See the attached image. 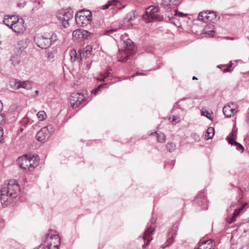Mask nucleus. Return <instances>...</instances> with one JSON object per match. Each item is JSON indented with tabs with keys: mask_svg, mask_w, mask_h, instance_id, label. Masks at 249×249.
I'll return each mask as SVG.
<instances>
[{
	"mask_svg": "<svg viewBox=\"0 0 249 249\" xmlns=\"http://www.w3.org/2000/svg\"><path fill=\"white\" fill-rule=\"evenodd\" d=\"M19 192V184L16 180H11L7 186H2L0 191V200L3 207L7 206L11 203L13 199L16 198Z\"/></svg>",
	"mask_w": 249,
	"mask_h": 249,
	"instance_id": "1",
	"label": "nucleus"
},
{
	"mask_svg": "<svg viewBox=\"0 0 249 249\" xmlns=\"http://www.w3.org/2000/svg\"><path fill=\"white\" fill-rule=\"evenodd\" d=\"M57 39V36L54 32L45 33L43 35L37 34L34 36L35 44L42 49L49 48Z\"/></svg>",
	"mask_w": 249,
	"mask_h": 249,
	"instance_id": "2",
	"label": "nucleus"
},
{
	"mask_svg": "<svg viewBox=\"0 0 249 249\" xmlns=\"http://www.w3.org/2000/svg\"><path fill=\"white\" fill-rule=\"evenodd\" d=\"M124 50H119L118 54V61L121 62H125L131 54L135 53V48L134 42L130 39H127L123 43Z\"/></svg>",
	"mask_w": 249,
	"mask_h": 249,
	"instance_id": "3",
	"label": "nucleus"
},
{
	"mask_svg": "<svg viewBox=\"0 0 249 249\" xmlns=\"http://www.w3.org/2000/svg\"><path fill=\"white\" fill-rule=\"evenodd\" d=\"M159 8L158 7L151 6L146 9L145 12L143 15V19L146 22L154 21H160L163 18L159 14Z\"/></svg>",
	"mask_w": 249,
	"mask_h": 249,
	"instance_id": "4",
	"label": "nucleus"
},
{
	"mask_svg": "<svg viewBox=\"0 0 249 249\" xmlns=\"http://www.w3.org/2000/svg\"><path fill=\"white\" fill-rule=\"evenodd\" d=\"M60 238L58 235H48L44 243V249H58Z\"/></svg>",
	"mask_w": 249,
	"mask_h": 249,
	"instance_id": "5",
	"label": "nucleus"
},
{
	"mask_svg": "<svg viewBox=\"0 0 249 249\" xmlns=\"http://www.w3.org/2000/svg\"><path fill=\"white\" fill-rule=\"evenodd\" d=\"M73 12L71 9H67L59 12L57 15L58 19L61 22L64 28L69 26V21L72 18Z\"/></svg>",
	"mask_w": 249,
	"mask_h": 249,
	"instance_id": "6",
	"label": "nucleus"
},
{
	"mask_svg": "<svg viewBox=\"0 0 249 249\" xmlns=\"http://www.w3.org/2000/svg\"><path fill=\"white\" fill-rule=\"evenodd\" d=\"M53 131L52 125H48L44 126L37 132L36 138L38 141L44 143L49 139Z\"/></svg>",
	"mask_w": 249,
	"mask_h": 249,
	"instance_id": "7",
	"label": "nucleus"
},
{
	"mask_svg": "<svg viewBox=\"0 0 249 249\" xmlns=\"http://www.w3.org/2000/svg\"><path fill=\"white\" fill-rule=\"evenodd\" d=\"M84 100V95L81 93H73L69 98L71 106L73 108L78 107L82 103Z\"/></svg>",
	"mask_w": 249,
	"mask_h": 249,
	"instance_id": "8",
	"label": "nucleus"
},
{
	"mask_svg": "<svg viewBox=\"0 0 249 249\" xmlns=\"http://www.w3.org/2000/svg\"><path fill=\"white\" fill-rule=\"evenodd\" d=\"M198 19L205 23L211 21L214 22L216 20V13L213 11H203L200 12L198 16Z\"/></svg>",
	"mask_w": 249,
	"mask_h": 249,
	"instance_id": "9",
	"label": "nucleus"
},
{
	"mask_svg": "<svg viewBox=\"0 0 249 249\" xmlns=\"http://www.w3.org/2000/svg\"><path fill=\"white\" fill-rule=\"evenodd\" d=\"M89 36V33L88 31L81 29L75 30L72 33L73 39L77 41L86 39Z\"/></svg>",
	"mask_w": 249,
	"mask_h": 249,
	"instance_id": "10",
	"label": "nucleus"
},
{
	"mask_svg": "<svg viewBox=\"0 0 249 249\" xmlns=\"http://www.w3.org/2000/svg\"><path fill=\"white\" fill-rule=\"evenodd\" d=\"M11 29L15 33L23 32L25 29L24 25V20L22 18H18L15 23L13 24Z\"/></svg>",
	"mask_w": 249,
	"mask_h": 249,
	"instance_id": "11",
	"label": "nucleus"
},
{
	"mask_svg": "<svg viewBox=\"0 0 249 249\" xmlns=\"http://www.w3.org/2000/svg\"><path fill=\"white\" fill-rule=\"evenodd\" d=\"M235 107V105L233 103H230L224 106L223 108V112L225 116L227 118H230L236 113V110Z\"/></svg>",
	"mask_w": 249,
	"mask_h": 249,
	"instance_id": "12",
	"label": "nucleus"
},
{
	"mask_svg": "<svg viewBox=\"0 0 249 249\" xmlns=\"http://www.w3.org/2000/svg\"><path fill=\"white\" fill-rule=\"evenodd\" d=\"M154 231V228L151 226L147 225V229L145 231L144 235L142 237V239L144 240H146V244H144L143 245V248H146V247L149 244L150 241L152 239L151 235Z\"/></svg>",
	"mask_w": 249,
	"mask_h": 249,
	"instance_id": "13",
	"label": "nucleus"
},
{
	"mask_svg": "<svg viewBox=\"0 0 249 249\" xmlns=\"http://www.w3.org/2000/svg\"><path fill=\"white\" fill-rule=\"evenodd\" d=\"M19 166L25 170H29V158L27 155L20 157L18 159Z\"/></svg>",
	"mask_w": 249,
	"mask_h": 249,
	"instance_id": "14",
	"label": "nucleus"
},
{
	"mask_svg": "<svg viewBox=\"0 0 249 249\" xmlns=\"http://www.w3.org/2000/svg\"><path fill=\"white\" fill-rule=\"evenodd\" d=\"M75 18L77 24L83 27L87 26L91 21V20L84 17L82 14H78L77 13L75 15Z\"/></svg>",
	"mask_w": 249,
	"mask_h": 249,
	"instance_id": "15",
	"label": "nucleus"
},
{
	"mask_svg": "<svg viewBox=\"0 0 249 249\" xmlns=\"http://www.w3.org/2000/svg\"><path fill=\"white\" fill-rule=\"evenodd\" d=\"M196 202L202 207V210L207 209V201L204 193H201L196 197Z\"/></svg>",
	"mask_w": 249,
	"mask_h": 249,
	"instance_id": "16",
	"label": "nucleus"
},
{
	"mask_svg": "<svg viewBox=\"0 0 249 249\" xmlns=\"http://www.w3.org/2000/svg\"><path fill=\"white\" fill-rule=\"evenodd\" d=\"M29 171L34 170L39 164V157L38 155L29 156Z\"/></svg>",
	"mask_w": 249,
	"mask_h": 249,
	"instance_id": "17",
	"label": "nucleus"
},
{
	"mask_svg": "<svg viewBox=\"0 0 249 249\" xmlns=\"http://www.w3.org/2000/svg\"><path fill=\"white\" fill-rule=\"evenodd\" d=\"M18 18V17L15 15L5 16L3 19V23L5 25L7 26L11 29L13 24L15 23V22L16 21V20Z\"/></svg>",
	"mask_w": 249,
	"mask_h": 249,
	"instance_id": "18",
	"label": "nucleus"
},
{
	"mask_svg": "<svg viewBox=\"0 0 249 249\" xmlns=\"http://www.w3.org/2000/svg\"><path fill=\"white\" fill-rule=\"evenodd\" d=\"M82 52H80L79 54H78L76 50L72 49L70 51V55L71 57V61L72 63L76 61H80L82 59Z\"/></svg>",
	"mask_w": 249,
	"mask_h": 249,
	"instance_id": "19",
	"label": "nucleus"
},
{
	"mask_svg": "<svg viewBox=\"0 0 249 249\" xmlns=\"http://www.w3.org/2000/svg\"><path fill=\"white\" fill-rule=\"evenodd\" d=\"M237 128L234 127L231 133L227 136L226 139L228 142L230 143L231 145H233V142L235 141V139L237 138Z\"/></svg>",
	"mask_w": 249,
	"mask_h": 249,
	"instance_id": "20",
	"label": "nucleus"
},
{
	"mask_svg": "<svg viewBox=\"0 0 249 249\" xmlns=\"http://www.w3.org/2000/svg\"><path fill=\"white\" fill-rule=\"evenodd\" d=\"M197 249H213L212 240L211 239L202 242Z\"/></svg>",
	"mask_w": 249,
	"mask_h": 249,
	"instance_id": "21",
	"label": "nucleus"
},
{
	"mask_svg": "<svg viewBox=\"0 0 249 249\" xmlns=\"http://www.w3.org/2000/svg\"><path fill=\"white\" fill-rule=\"evenodd\" d=\"M120 2L118 0H110L103 6V9L105 10L108 9L110 6H116L117 7L119 5Z\"/></svg>",
	"mask_w": 249,
	"mask_h": 249,
	"instance_id": "22",
	"label": "nucleus"
},
{
	"mask_svg": "<svg viewBox=\"0 0 249 249\" xmlns=\"http://www.w3.org/2000/svg\"><path fill=\"white\" fill-rule=\"evenodd\" d=\"M19 85L18 87L19 89L23 88L27 90L31 88V84L29 81H21L19 80Z\"/></svg>",
	"mask_w": 249,
	"mask_h": 249,
	"instance_id": "23",
	"label": "nucleus"
},
{
	"mask_svg": "<svg viewBox=\"0 0 249 249\" xmlns=\"http://www.w3.org/2000/svg\"><path fill=\"white\" fill-rule=\"evenodd\" d=\"M92 48L91 46L88 45L83 50L82 54L83 57L86 58L89 57L91 54V53L92 52Z\"/></svg>",
	"mask_w": 249,
	"mask_h": 249,
	"instance_id": "24",
	"label": "nucleus"
},
{
	"mask_svg": "<svg viewBox=\"0 0 249 249\" xmlns=\"http://www.w3.org/2000/svg\"><path fill=\"white\" fill-rule=\"evenodd\" d=\"M178 230L177 225H174L172 227V230L175 231L174 233H172L171 238H169V239L166 241L167 246H169V245L172 244L174 242V238L176 235V232Z\"/></svg>",
	"mask_w": 249,
	"mask_h": 249,
	"instance_id": "25",
	"label": "nucleus"
},
{
	"mask_svg": "<svg viewBox=\"0 0 249 249\" xmlns=\"http://www.w3.org/2000/svg\"><path fill=\"white\" fill-rule=\"evenodd\" d=\"M77 14H82L84 17H85L86 18H88L89 19L92 20V13L89 10H81L79 11Z\"/></svg>",
	"mask_w": 249,
	"mask_h": 249,
	"instance_id": "26",
	"label": "nucleus"
},
{
	"mask_svg": "<svg viewBox=\"0 0 249 249\" xmlns=\"http://www.w3.org/2000/svg\"><path fill=\"white\" fill-rule=\"evenodd\" d=\"M27 46V42L26 39H21L18 42L17 49L22 51Z\"/></svg>",
	"mask_w": 249,
	"mask_h": 249,
	"instance_id": "27",
	"label": "nucleus"
},
{
	"mask_svg": "<svg viewBox=\"0 0 249 249\" xmlns=\"http://www.w3.org/2000/svg\"><path fill=\"white\" fill-rule=\"evenodd\" d=\"M162 4L164 6H171L178 4L177 0H162Z\"/></svg>",
	"mask_w": 249,
	"mask_h": 249,
	"instance_id": "28",
	"label": "nucleus"
},
{
	"mask_svg": "<svg viewBox=\"0 0 249 249\" xmlns=\"http://www.w3.org/2000/svg\"><path fill=\"white\" fill-rule=\"evenodd\" d=\"M242 207L239 208V209H235L234 210V213H233V215L231 218L230 220L229 221V223H231L232 222H234L237 216L239 215L240 211L242 209Z\"/></svg>",
	"mask_w": 249,
	"mask_h": 249,
	"instance_id": "29",
	"label": "nucleus"
},
{
	"mask_svg": "<svg viewBox=\"0 0 249 249\" xmlns=\"http://www.w3.org/2000/svg\"><path fill=\"white\" fill-rule=\"evenodd\" d=\"M10 61L14 66H16L20 63V57L18 55H14L11 57Z\"/></svg>",
	"mask_w": 249,
	"mask_h": 249,
	"instance_id": "30",
	"label": "nucleus"
},
{
	"mask_svg": "<svg viewBox=\"0 0 249 249\" xmlns=\"http://www.w3.org/2000/svg\"><path fill=\"white\" fill-rule=\"evenodd\" d=\"M135 19V13L134 12L131 11V12L128 13L125 18L124 21L126 22H129Z\"/></svg>",
	"mask_w": 249,
	"mask_h": 249,
	"instance_id": "31",
	"label": "nucleus"
},
{
	"mask_svg": "<svg viewBox=\"0 0 249 249\" xmlns=\"http://www.w3.org/2000/svg\"><path fill=\"white\" fill-rule=\"evenodd\" d=\"M19 80L18 79H12L10 81V87L15 89H18L19 88L18 87L19 85Z\"/></svg>",
	"mask_w": 249,
	"mask_h": 249,
	"instance_id": "32",
	"label": "nucleus"
},
{
	"mask_svg": "<svg viewBox=\"0 0 249 249\" xmlns=\"http://www.w3.org/2000/svg\"><path fill=\"white\" fill-rule=\"evenodd\" d=\"M214 135V129L213 127H210L207 131V139H212Z\"/></svg>",
	"mask_w": 249,
	"mask_h": 249,
	"instance_id": "33",
	"label": "nucleus"
},
{
	"mask_svg": "<svg viewBox=\"0 0 249 249\" xmlns=\"http://www.w3.org/2000/svg\"><path fill=\"white\" fill-rule=\"evenodd\" d=\"M37 117L39 121H44L47 118V115L44 111H39L37 113Z\"/></svg>",
	"mask_w": 249,
	"mask_h": 249,
	"instance_id": "34",
	"label": "nucleus"
},
{
	"mask_svg": "<svg viewBox=\"0 0 249 249\" xmlns=\"http://www.w3.org/2000/svg\"><path fill=\"white\" fill-rule=\"evenodd\" d=\"M106 85H107L106 83L100 84L99 86H98V87L97 88L93 89L92 90L91 92L92 93H94V95H96L98 94V93L100 91H101V89L103 88Z\"/></svg>",
	"mask_w": 249,
	"mask_h": 249,
	"instance_id": "35",
	"label": "nucleus"
},
{
	"mask_svg": "<svg viewBox=\"0 0 249 249\" xmlns=\"http://www.w3.org/2000/svg\"><path fill=\"white\" fill-rule=\"evenodd\" d=\"M210 28H211L210 26L208 25V26H206L203 30V33L204 34H206L209 36H213L214 31L213 30H208V29H210Z\"/></svg>",
	"mask_w": 249,
	"mask_h": 249,
	"instance_id": "36",
	"label": "nucleus"
},
{
	"mask_svg": "<svg viewBox=\"0 0 249 249\" xmlns=\"http://www.w3.org/2000/svg\"><path fill=\"white\" fill-rule=\"evenodd\" d=\"M157 135L158 141L161 143H163L165 141V136L162 133H156Z\"/></svg>",
	"mask_w": 249,
	"mask_h": 249,
	"instance_id": "37",
	"label": "nucleus"
},
{
	"mask_svg": "<svg viewBox=\"0 0 249 249\" xmlns=\"http://www.w3.org/2000/svg\"><path fill=\"white\" fill-rule=\"evenodd\" d=\"M233 142V145L236 146V148L237 150L241 152V153H243L244 150V147L240 143L235 141H234Z\"/></svg>",
	"mask_w": 249,
	"mask_h": 249,
	"instance_id": "38",
	"label": "nucleus"
},
{
	"mask_svg": "<svg viewBox=\"0 0 249 249\" xmlns=\"http://www.w3.org/2000/svg\"><path fill=\"white\" fill-rule=\"evenodd\" d=\"M167 149L169 152H172L176 149V145L172 142H168L166 145Z\"/></svg>",
	"mask_w": 249,
	"mask_h": 249,
	"instance_id": "39",
	"label": "nucleus"
},
{
	"mask_svg": "<svg viewBox=\"0 0 249 249\" xmlns=\"http://www.w3.org/2000/svg\"><path fill=\"white\" fill-rule=\"evenodd\" d=\"M109 70H110V68H108L107 70L106 74L105 75L101 74L102 77L98 78H97V79L100 81H104L106 77L108 76V75L110 73L109 72Z\"/></svg>",
	"mask_w": 249,
	"mask_h": 249,
	"instance_id": "40",
	"label": "nucleus"
},
{
	"mask_svg": "<svg viewBox=\"0 0 249 249\" xmlns=\"http://www.w3.org/2000/svg\"><path fill=\"white\" fill-rule=\"evenodd\" d=\"M201 115H203V116H205L207 118H208L209 119H210L211 120H212V114L211 113H209L206 110L202 111Z\"/></svg>",
	"mask_w": 249,
	"mask_h": 249,
	"instance_id": "41",
	"label": "nucleus"
},
{
	"mask_svg": "<svg viewBox=\"0 0 249 249\" xmlns=\"http://www.w3.org/2000/svg\"><path fill=\"white\" fill-rule=\"evenodd\" d=\"M55 57L53 52H49L48 53L47 57L49 60L53 61Z\"/></svg>",
	"mask_w": 249,
	"mask_h": 249,
	"instance_id": "42",
	"label": "nucleus"
},
{
	"mask_svg": "<svg viewBox=\"0 0 249 249\" xmlns=\"http://www.w3.org/2000/svg\"><path fill=\"white\" fill-rule=\"evenodd\" d=\"M170 120H171V122H175L176 123H178L180 121L179 119L176 116H173L172 119L170 118Z\"/></svg>",
	"mask_w": 249,
	"mask_h": 249,
	"instance_id": "43",
	"label": "nucleus"
},
{
	"mask_svg": "<svg viewBox=\"0 0 249 249\" xmlns=\"http://www.w3.org/2000/svg\"><path fill=\"white\" fill-rule=\"evenodd\" d=\"M232 65V63L231 61H230L229 68L224 69L223 70V71L224 72L231 71V70L230 69V67H231Z\"/></svg>",
	"mask_w": 249,
	"mask_h": 249,
	"instance_id": "44",
	"label": "nucleus"
},
{
	"mask_svg": "<svg viewBox=\"0 0 249 249\" xmlns=\"http://www.w3.org/2000/svg\"><path fill=\"white\" fill-rule=\"evenodd\" d=\"M117 31V29H111V30H108L106 32V34L107 35H111V34H112L113 33L115 32H116Z\"/></svg>",
	"mask_w": 249,
	"mask_h": 249,
	"instance_id": "45",
	"label": "nucleus"
},
{
	"mask_svg": "<svg viewBox=\"0 0 249 249\" xmlns=\"http://www.w3.org/2000/svg\"><path fill=\"white\" fill-rule=\"evenodd\" d=\"M3 131L2 129H0V142H2L3 138Z\"/></svg>",
	"mask_w": 249,
	"mask_h": 249,
	"instance_id": "46",
	"label": "nucleus"
},
{
	"mask_svg": "<svg viewBox=\"0 0 249 249\" xmlns=\"http://www.w3.org/2000/svg\"><path fill=\"white\" fill-rule=\"evenodd\" d=\"M5 121V117L0 114V125Z\"/></svg>",
	"mask_w": 249,
	"mask_h": 249,
	"instance_id": "47",
	"label": "nucleus"
},
{
	"mask_svg": "<svg viewBox=\"0 0 249 249\" xmlns=\"http://www.w3.org/2000/svg\"><path fill=\"white\" fill-rule=\"evenodd\" d=\"M145 75L144 73H140V72H136V73L133 74L132 76H131V77H135V76H138V75Z\"/></svg>",
	"mask_w": 249,
	"mask_h": 249,
	"instance_id": "48",
	"label": "nucleus"
},
{
	"mask_svg": "<svg viewBox=\"0 0 249 249\" xmlns=\"http://www.w3.org/2000/svg\"><path fill=\"white\" fill-rule=\"evenodd\" d=\"M175 12H176V14H175L176 15H177L178 14L179 15H180L181 17H184L187 15L186 14H184L183 13H181V12H178V13L176 10H175Z\"/></svg>",
	"mask_w": 249,
	"mask_h": 249,
	"instance_id": "49",
	"label": "nucleus"
},
{
	"mask_svg": "<svg viewBox=\"0 0 249 249\" xmlns=\"http://www.w3.org/2000/svg\"><path fill=\"white\" fill-rule=\"evenodd\" d=\"M192 135H193L196 139L199 140V135L198 134H197L196 133L193 134Z\"/></svg>",
	"mask_w": 249,
	"mask_h": 249,
	"instance_id": "50",
	"label": "nucleus"
},
{
	"mask_svg": "<svg viewBox=\"0 0 249 249\" xmlns=\"http://www.w3.org/2000/svg\"><path fill=\"white\" fill-rule=\"evenodd\" d=\"M235 205H236L235 203H232V204H231L230 208H234L235 207Z\"/></svg>",
	"mask_w": 249,
	"mask_h": 249,
	"instance_id": "51",
	"label": "nucleus"
},
{
	"mask_svg": "<svg viewBox=\"0 0 249 249\" xmlns=\"http://www.w3.org/2000/svg\"><path fill=\"white\" fill-rule=\"evenodd\" d=\"M2 104L1 102V101L0 100V111L2 109Z\"/></svg>",
	"mask_w": 249,
	"mask_h": 249,
	"instance_id": "52",
	"label": "nucleus"
},
{
	"mask_svg": "<svg viewBox=\"0 0 249 249\" xmlns=\"http://www.w3.org/2000/svg\"><path fill=\"white\" fill-rule=\"evenodd\" d=\"M192 79L193 80H197V78L196 76H193Z\"/></svg>",
	"mask_w": 249,
	"mask_h": 249,
	"instance_id": "53",
	"label": "nucleus"
},
{
	"mask_svg": "<svg viewBox=\"0 0 249 249\" xmlns=\"http://www.w3.org/2000/svg\"><path fill=\"white\" fill-rule=\"evenodd\" d=\"M225 66H226V65H222V66H218V67L219 68H221V67H225Z\"/></svg>",
	"mask_w": 249,
	"mask_h": 249,
	"instance_id": "54",
	"label": "nucleus"
},
{
	"mask_svg": "<svg viewBox=\"0 0 249 249\" xmlns=\"http://www.w3.org/2000/svg\"><path fill=\"white\" fill-rule=\"evenodd\" d=\"M35 93H36V95H38V90H36V91H35Z\"/></svg>",
	"mask_w": 249,
	"mask_h": 249,
	"instance_id": "55",
	"label": "nucleus"
},
{
	"mask_svg": "<svg viewBox=\"0 0 249 249\" xmlns=\"http://www.w3.org/2000/svg\"><path fill=\"white\" fill-rule=\"evenodd\" d=\"M1 42L0 41V45H1Z\"/></svg>",
	"mask_w": 249,
	"mask_h": 249,
	"instance_id": "56",
	"label": "nucleus"
}]
</instances>
